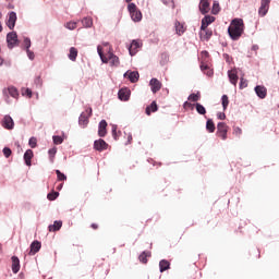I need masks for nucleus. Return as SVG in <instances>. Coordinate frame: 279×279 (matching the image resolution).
<instances>
[{
    "mask_svg": "<svg viewBox=\"0 0 279 279\" xmlns=\"http://www.w3.org/2000/svg\"><path fill=\"white\" fill-rule=\"evenodd\" d=\"M102 45L104 47H106L107 53L104 54V48L101 46H98L97 52L100 56V60H102V62H105L106 64H110V66H119V57L112 53V48L110 47V44L105 43Z\"/></svg>",
    "mask_w": 279,
    "mask_h": 279,
    "instance_id": "1",
    "label": "nucleus"
},
{
    "mask_svg": "<svg viewBox=\"0 0 279 279\" xmlns=\"http://www.w3.org/2000/svg\"><path fill=\"white\" fill-rule=\"evenodd\" d=\"M243 32H245V23L243 22V19H233L228 28L230 38L239 40V38L243 36Z\"/></svg>",
    "mask_w": 279,
    "mask_h": 279,
    "instance_id": "2",
    "label": "nucleus"
},
{
    "mask_svg": "<svg viewBox=\"0 0 279 279\" xmlns=\"http://www.w3.org/2000/svg\"><path fill=\"white\" fill-rule=\"evenodd\" d=\"M128 10H129L131 19H132V21H134V23H138V22L143 21V13L141 12V10H138V8L136 7L135 3H133V2L129 3Z\"/></svg>",
    "mask_w": 279,
    "mask_h": 279,
    "instance_id": "3",
    "label": "nucleus"
},
{
    "mask_svg": "<svg viewBox=\"0 0 279 279\" xmlns=\"http://www.w3.org/2000/svg\"><path fill=\"white\" fill-rule=\"evenodd\" d=\"M2 95L4 98V101L7 104H12V100H10V97H12L13 99H19V89H16V87L14 86H9L8 88H4L2 90Z\"/></svg>",
    "mask_w": 279,
    "mask_h": 279,
    "instance_id": "4",
    "label": "nucleus"
},
{
    "mask_svg": "<svg viewBox=\"0 0 279 279\" xmlns=\"http://www.w3.org/2000/svg\"><path fill=\"white\" fill-rule=\"evenodd\" d=\"M90 114H93V108H87L85 111H83L78 117V124L83 125V128H86V125H88V119Z\"/></svg>",
    "mask_w": 279,
    "mask_h": 279,
    "instance_id": "5",
    "label": "nucleus"
},
{
    "mask_svg": "<svg viewBox=\"0 0 279 279\" xmlns=\"http://www.w3.org/2000/svg\"><path fill=\"white\" fill-rule=\"evenodd\" d=\"M217 136L226 141L228 138V124L226 122H219L217 124Z\"/></svg>",
    "mask_w": 279,
    "mask_h": 279,
    "instance_id": "6",
    "label": "nucleus"
},
{
    "mask_svg": "<svg viewBox=\"0 0 279 279\" xmlns=\"http://www.w3.org/2000/svg\"><path fill=\"white\" fill-rule=\"evenodd\" d=\"M210 58V53H208V51L204 50L201 52V69L202 71H208V69H210V66L208 65V59Z\"/></svg>",
    "mask_w": 279,
    "mask_h": 279,
    "instance_id": "7",
    "label": "nucleus"
},
{
    "mask_svg": "<svg viewBox=\"0 0 279 279\" xmlns=\"http://www.w3.org/2000/svg\"><path fill=\"white\" fill-rule=\"evenodd\" d=\"M271 3V0H260V7L258 9L259 16H266L269 12V4Z\"/></svg>",
    "mask_w": 279,
    "mask_h": 279,
    "instance_id": "8",
    "label": "nucleus"
},
{
    "mask_svg": "<svg viewBox=\"0 0 279 279\" xmlns=\"http://www.w3.org/2000/svg\"><path fill=\"white\" fill-rule=\"evenodd\" d=\"M7 43H8V47L9 49H13V47L16 46V43H19V36L16 35V33L11 32L7 35Z\"/></svg>",
    "mask_w": 279,
    "mask_h": 279,
    "instance_id": "9",
    "label": "nucleus"
},
{
    "mask_svg": "<svg viewBox=\"0 0 279 279\" xmlns=\"http://www.w3.org/2000/svg\"><path fill=\"white\" fill-rule=\"evenodd\" d=\"M131 95H132V92L128 87L121 88L118 92V98L120 99V101H130Z\"/></svg>",
    "mask_w": 279,
    "mask_h": 279,
    "instance_id": "10",
    "label": "nucleus"
},
{
    "mask_svg": "<svg viewBox=\"0 0 279 279\" xmlns=\"http://www.w3.org/2000/svg\"><path fill=\"white\" fill-rule=\"evenodd\" d=\"M1 125L4 130H14V119L10 114H7L3 117Z\"/></svg>",
    "mask_w": 279,
    "mask_h": 279,
    "instance_id": "11",
    "label": "nucleus"
},
{
    "mask_svg": "<svg viewBox=\"0 0 279 279\" xmlns=\"http://www.w3.org/2000/svg\"><path fill=\"white\" fill-rule=\"evenodd\" d=\"M123 77H125V80H130L132 84H136V81L138 80V77H141V75L138 74V71H126L123 74Z\"/></svg>",
    "mask_w": 279,
    "mask_h": 279,
    "instance_id": "12",
    "label": "nucleus"
},
{
    "mask_svg": "<svg viewBox=\"0 0 279 279\" xmlns=\"http://www.w3.org/2000/svg\"><path fill=\"white\" fill-rule=\"evenodd\" d=\"M149 86H150L151 93L156 95V93H158V90L162 88V83H160L158 78H151L149 82Z\"/></svg>",
    "mask_w": 279,
    "mask_h": 279,
    "instance_id": "13",
    "label": "nucleus"
},
{
    "mask_svg": "<svg viewBox=\"0 0 279 279\" xmlns=\"http://www.w3.org/2000/svg\"><path fill=\"white\" fill-rule=\"evenodd\" d=\"M94 149H96V151H104L108 149V143H106V141H104L102 138L96 140L94 142Z\"/></svg>",
    "mask_w": 279,
    "mask_h": 279,
    "instance_id": "14",
    "label": "nucleus"
},
{
    "mask_svg": "<svg viewBox=\"0 0 279 279\" xmlns=\"http://www.w3.org/2000/svg\"><path fill=\"white\" fill-rule=\"evenodd\" d=\"M254 90L259 99H265V97H267V87L264 85H256Z\"/></svg>",
    "mask_w": 279,
    "mask_h": 279,
    "instance_id": "15",
    "label": "nucleus"
},
{
    "mask_svg": "<svg viewBox=\"0 0 279 279\" xmlns=\"http://www.w3.org/2000/svg\"><path fill=\"white\" fill-rule=\"evenodd\" d=\"M40 247H43V244L38 240H35L34 242H32L31 251L28 253L29 256H34L35 254H38V252H40Z\"/></svg>",
    "mask_w": 279,
    "mask_h": 279,
    "instance_id": "16",
    "label": "nucleus"
},
{
    "mask_svg": "<svg viewBox=\"0 0 279 279\" xmlns=\"http://www.w3.org/2000/svg\"><path fill=\"white\" fill-rule=\"evenodd\" d=\"M108 128V122L106 120H101L98 125V136L104 138L106 134H108V131L106 130Z\"/></svg>",
    "mask_w": 279,
    "mask_h": 279,
    "instance_id": "17",
    "label": "nucleus"
},
{
    "mask_svg": "<svg viewBox=\"0 0 279 279\" xmlns=\"http://www.w3.org/2000/svg\"><path fill=\"white\" fill-rule=\"evenodd\" d=\"M138 49H141V43H138V40H133L129 46L130 56H136Z\"/></svg>",
    "mask_w": 279,
    "mask_h": 279,
    "instance_id": "18",
    "label": "nucleus"
},
{
    "mask_svg": "<svg viewBox=\"0 0 279 279\" xmlns=\"http://www.w3.org/2000/svg\"><path fill=\"white\" fill-rule=\"evenodd\" d=\"M12 260V272L13 274H17L19 271H21V259H19V257L16 256H12L11 257Z\"/></svg>",
    "mask_w": 279,
    "mask_h": 279,
    "instance_id": "19",
    "label": "nucleus"
},
{
    "mask_svg": "<svg viewBox=\"0 0 279 279\" xmlns=\"http://www.w3.org/2000/svg\"><path fill=\"white\" fill-rule=\"evenodd\" d=\"M199 38L201 40H210V38H213V31L208 29V27L201 29Z\"/></svg>",
    "mask_w": 279,
    "mask_h": 279,
    "instance_id": "20",
    "label": "nucleus"
},
{
    "mask_svg": "<svg viewBox=\"0 0 279 279\" xmlns=\"http://www.w3.org/2000/svg\"><path fill=\"white\" fill-rule=\"evenodd\" d=\"M199 12L202 14H208V12H210V2H208V0H201Z\"/></svg>",
    "mask_w": 279,
    "mask_h": 279,
    "instance_id": "21",
    "label": "nucleus"
},
{
    "mask_svg": "<svg viewBox=\"0 0 279 279\" xmlns=\"http://www.w3.org/2000/svg\"><path fill=\"white\" fill-rule=\"evenodd\" d=\"M211 23H215V16L205 15L202 20L201 29H206V27H208V25H211Z\"/></svg>",
    "mask_w": 279,
    "mask_h": 279,
    "instance_id": "22",
    "label": "nucleus"
},
{
    "mask_svg": "<svg viewBox=\"0 0 279 279\" xmlns=\"http://www.w3.org/2000/svg\"><path fill=\"white\" fill-rule=\"evenodd\" d=\"M32 158H34V150L27 149L24 153V161L26 167H32Z\"/></svg>",
    "mask_w": 279,
    "mask_h": 279,
    "instance_id": "23",
    "label": "nucleus"
},
{
    "mask_svg": "<svg viewBox=\"0 0 279 279\" xmlns=\"http://www.w3.org/2000/svg\"><path fill=\"white\" fill-rule=\"evenodd\" d=\"M7 25H8L9 29H14V26L16 25V13H14V12L9 13V19H8Z\"/></svg>",
    "mask_w": 279,
    "mask_h": 279,
    "instance_id": "24",
    "label": "nucleus"
},
{
    "mask_svg": "<svg viewBox=\"0 0 279 279\" xmlns=\"http://www.w3.org/2000/svg\"><path fill=\"white\" fill-rule=\"evenodd\" d=\"M228 77L230 84H232L233 86H236V84H239V74L235 71H228Z\"/></svg>",
    "mask_w": 279,
    "mask_h": 279,
    "instance_id": "25",
    "label": "nucleus"
},
{
    "mask_svg": "<svg viewBox=\"0 0 279 279\" xmlns=\"http://www.w3.org/2000/svg\"><path fill=\"white\" fill-rule=\"evenodd\" d=\"M174 28L178 36H182V34L186 32V26H184V24L181 23L180 21L174 22Z\"/></svg>",
    "mask_w": 279,
    "mask_h": 279,
    "instance_id": "26",
    "label": "nucleus"
},
{
    "mask_svg": "<svg viewBox=\"0 0 279 279\" xmlns=\"http://www.w3.org/2000/svg\"><path fill=\"white\" fill-rule=\"evenodd\" d=\"M168 269H171V263H169V260H167V259H161L159 262L160 274H165V271H167Z\"/></svg>",
    "mask_w": 279,
    "mask_h": 279,
    "instance_id": "27",
    "label": "nucleus"
},
{
    "mask_svg": "<svg viewBox=\"0 0 279 279\" xmlns=\"http://www.w3.org/2000/svg\"><path fill=\"white\" fill-rule=\"evenodd\" d=\"M62 228V220H56L53 225H49L48 230L49 232H58Z\"/></svg>",
    "mask_w": 279,
    "mask_h": 279,
    "instance_id": "28",
    "label": "nucleus"
},
{
    "mask_svg": "<svg viewBox=\"0 0 279 279\" xmlns=\"http://www.w3.org/2000/svg\"><path fill=\"white\" fill-rule=\"evenodd\" d=\"M151 112H158V105L156 101H153L149 106L146 107V114L149 117Z\"/></svg>",
    "mask_w": 279,
    "mask_h": 279,
    "instance_id": "29",
    "label": "nucleus"
},
{
    "mask_svg": "<svg viewBox=\"0 0 279 279\" xmlns=\"http://www.w3.org/2000/svg\"><path fill=\"white\" fill-rule=\"evenodd\" d=\"M118 128L117 124H111V134L114 141H119V136H121V131L117 132Z\"/></svg>",
    "mask_w": 279,
    "mask_h": 279,
    "instance_id": "30",
    "label": "nucleus"
},
{
    "mask_svg": "<svg viewBox=\"0 0 279 279\" xmlns=\"http://www.w3.org/2000/svg\"><path fill=\"white\" fill-rule=\"evenodd\" d=\"M69 59L72 60V62H75V60H77V48H70Z\"/></svg>",
    "mask_w": 279,
    "mask_h": 279,
    "instance_id": "31",
    "label": "nucleus"
},
{
    "mask_svg": "<svg viewBox=\"0 0 279 279\" xmlns=\"http://www.w3.org/2000/svg\"><path fill=\"white\" fill-rule=\"evenodd\" d=\"M206 130L207 132H209V134H213V132H215L216 128H215V122H213V119L207 120Z\"/></svg>",
    "mask_w": 279,
    "mask_h": 279,
    "instance_id": "32",
    "label": "nucleus"
},
{
    "mask_svg": "<svg viewBox=\"0 0 279 279\" xmlns=\"http://www.w3.org/2000/svg\"><path fill=\"white\" fill-rule=\"evenodd\" d=\"M161 66H165V64H167L169 62V53L167 52H162L160 54V60H159Z\"/></svg>",
    "mask_w": 279,
    "mask_h": 279,
    "instance_id": "33",
    "label": "nucleus"
},
{
    "mask_svg": "<svg viewBox=\"0 0 279 279\" xmlns=\"http://www.w3.org/2000/svg\"><path fill=\"white\" fill-rule=\"evenodd\" d=\"M57 154H58V148L57 147H52L48 150V156H49L50 162H53V159L56 158Z\"/></svg>",
    "mask_w": 279,
    "mask_h": 279,
    "instance_id": "34",
    "label": "nucleus"
},
{
    "mask_svg": "<svg viewBox=\"0 0 279 279\" xmlns=\"http://www.w3.org/2000/svg\"><path fill=\"white\" fill-rule=\"evenodd\" d=\"M194 106L198 114H206V107H204V105L196 102Z\"/></svg>",
    "mask_w": 279,
    "mask_h": 279,
    "instance_id": "35",
    "label": "nucleus"
},
{
    "mask_svg": "<svg viewBox=\"0 0 279 279\" xmlns=\"http://www.w3.org/2000/svg\"><path fill=\"white\" fill-rule=\"evenodd\" d=\"M83 27H93V17H84L82 20Z\"/></svg>",
    "mask_w": 279,
    "mask_h": 279,
    "instance_id": "36",
    "label": "nucleus"
},
{
    "mask_svg": "<svg viewBox=\"0 0 279 279\" xmlns=\"http://www.w3.org/2000/svg\"><path fill=\"white\" fill-rule=\"evenodd\" d=\"M21 93H22V96H23V97H27V99H32L33 93H32V89H31V88H25V87H23V88L21 89Z\"/></svg>",
    "mask_w": 279,
    "mask_h": 279,
    "instance_id": "37",
    "label": "nucleus"
},
{
    "mask_svg": "<svg viewBox=\"0 0 279 279\" xmlns=\"http://www.w3.org/2000/svg\"><path fill=\"white\" fill-rule=\"evenodd\" d=\"M52 141L54 145H62L64 143V138L60 135H53Z\"/></svg>",
    "mask_w": 279,
    "mask_h": 279,
    "instance_id": "38",
    "label": "nucleus"
},
{
    "mask_svg": "<svg viewBox=\"0 0 279 279\" xmlns=\"http://www.w3.org/2000/svg\"><path fill=\"white\" fill-rule=\"evenodd\" d=\"M202 95L199 94V92H197L196 94H191L187 99L189 101H199Z\"/></svg>",
    "mask_w": 279,
    "mask_h": 279,
    "instance_id": "39",
    "label": "nucleus"
},
{
    "mask_svg": "<svg viewBox=\"0 0 279 279\" xmlns=\"http://www.w3.org/2000/svg\"><path fill=\"white\" fill-rule=\"evenodd\" d=\"M221 101H222L223 110H228V106L230 104V100L228 99V95H222Z\"/></svg>",
    "mask_w": 279,
    "mask_h": 279,
    "instance_id": "40",
    "label": "nucleus"
},
{
    "mask_svg": "<svg viewBox=\"0 0 279 279\" xmlns=\"http://www.w3.org/2000/svg\"><path fill=\"white\" fill-rule=\"evenodd\" d=\"M64 27H66V29H76L77 28V22H68L65 23Z\"/></svg>",
    "mask_w": 279,
    "mask_h": 279,
    "instance_id": "41",
    "label": "nucleus"
},
{
    "mask_svg": "<svg viewBox=\"0 0 279 279\" xmlns=\"http://www.w3.org/2000/svg\"><path fill=\"white\" fill-rule=\"evenodd\" d=\"M59 195H60V193H58V192L48 193L47 198L49 199V202H53V201L58 199Z\"/></svg>",
    "mask_w": 279,
    "mask_h": 279,
    "instance_id": "42",
    "label": "nucleus"
},
{
    "mask_svg": "<svg viewBox=\"0 0 279 279\" xmlns=\"http://www.w3.org/2000/svg\"><path fill=\"white\" fill-rule=\"evenodd\" d=\"M220 11H221V8L219 7V2L215 1L213 4L211 13L217 14Z\"/></svg>",
    "mask_w": 279,
    "mask_h": 279,
    "instance_id": "43",
    "label": "nucleus"
},
{
    "mask_svg": "<svg viewBox=\"0 0 279 279\" xmlns=\"http://www.w3.org/2000/svg\"><path fill=\"white\" fill-rule=\"evenodd\" d=\"M147 256H150V253H147V252H143L141 255H140V260H141V263H144V264H146L147 263Z\"/></svg>",
    "mask_w": 279,
    "mask_h": 279,
    "instance_id": "44",
    "label": "nucleus"
},
{
    "mask_svg": "<svg viewBox=\"0 0 279 279\" xmlns=\"http://www.w3.org/2000/svg\"><path fill=\"white\" fill-rule=\"evenodd\" d=\"M57 178L60 182H64L66 180V177L64 173H62L60 170H56Z\"/></svg>",
    "mask_w": 279,
    "mask_h": 279,
    "instance_id": "45",
    "label": "nucleus"
},
{
    "mask_svg": "<svg viewBox=\"0 0 279 279\" xmlns=\"http://www.w3.org/2000/svg\"><path fill=\"white\" fill-rule=\"evenodd\" d=\"M243 88H247V80H245L243 76L240 78V90H243Z\"/></svg>",
    "mask_w": 279,
    "mask_h": 279,
    "instance_id": "46",
    "label": "nucleus"
},
{
    "mask_svg": "<svg viewBox=\"0 0 279 279\" xmlns=\"http://www.w3.org/2000/svg\"><path fill=\"white\" fill-rule=\"evenodd\" d=\"M233 134H234V136H238V138H241V134H243V130H241V128H239V126H234Z\"/></svg>",
    "mask_w": 279,
    "mask_h": 279,
    "instance_id": "47",
    "label": "nucleus"
},
{
    "mask_svg": "<svg viewBox=\"0 0 279 279\" xmlns=\"http://www.w3.org/2000/svg\"><path fill=\"white\" fill-rule=\"evenodd\" d=\"M28 145H29V147H32V149H35V147L37 145L36 137H31L29 141H28Z\"/></svg>",
    "mask_w": 279,
    "mask_h": 279,
    "instance_id": "48",
    "label": "nucleus"
},
{
    "mask_svg": "<svg viewBox=\"0 0 279 279\" xmlns=\"http://www.w3.org/2000/svg\"><path fill=\"white\" fill-rule=\"evenodd\" d=\"M2 153H3V156H5L7 158L12 156V149H10V147H4Z\"/></svg>",
    "mask_w": 279,
    "mask_h": 279,
    "instance_id": "49",
    "label": "nucleus"
},
{
    "mask_svg": "<svg viewBox=\"0 0 279 279\" xmlns=\"http://www.w3.org/2000/svg\"><path fill=\"white\" fill-rule=\"evenodd\" d=\"M24 46L26 47V50L29 49V47H32V40L26 37L24 39Z\"/></svg>",
    "mask_w": 279,
    "mask_h": 279,
    "instance_id": "50",
    "label": "nucleus"
},
{
    "mask_svg": "<svg viewBox=\"0 0 279 279\" xmlns=\"http://www.w3.org/2000/svg\"><path fill=\"white\" fill-rule=\"evenodd\" d=\"M217 118H218L220 121H223V120H226V113H225V112H218V113H217Z\"/></svg>",
    "mask_w": 279,
    "mask_h": 279,
    "instance_id": "51",
    "label": "nucleus"
},
{
    "mask_svg": "<svg viewBox=\"0 0 279 279\" xmlns=\"http://www.w3.org/2000/svg\"><path fill=\"white\" fill-rule=\"evenodd\" d=\"M27 57L29 58V60H34L35 56L34 52L29 49L26 50Z\"/></svg>",
    "mask_w": 279,
    "mask_h": 279,
    "instance_id": "52",
    "label": "nucleus"
},
{
    "mask_svg": "<svg viewBox=\"0 0 279 279\" xmlns=\"http://www.w3.org/2000/svg\"><path fill=\"white\" fill-rule=\"evenodd\" d=\"M35 84H36V86H43V80H40V76H37L35 78Z\"/></svg>",
    "mask_w": 279,
    "mask_h": 279,
    "instance_id": "53",
    "label": "nucleus"
},
{
    "mask_svg": "<svg viewBox=\"0 0 279 279\" xmlns=\"http://www.w3.org/2000/svg\"><path fill=\"white\" fill-rule=\"evenodd\" d=\"M193 104H191V102H189V101H185L184 104H183V108H193Z\"/></svg>",
    "mask_w": 279,
    "mask_h": 279,
    "instance_id": "54",
    "label": "nucleus"
},
{
    "mask_svg": "<svg viewBox=\"0 0 279 279\" xmlns=\"http://www.w3.org/2000/svg\"><path fill=\"white\" fill-rule=\"evenodd\" d=\"M207 77H213L215 75L214 71H207L206 72Z\"/></svg>",
    "mask_w": 279,
    "mask_h": 279,
    "instance_id": "55",
    "label": "nucleus"
},
{
    "mask_svg": "<svg viewBox=\"0 0 279 279\" xmlns=\"http://www.w3.org/2000/svg\"><path fill=\"white\" fill-rule=\"evenodd\" d=\"M2 64L9 66L10 62H4L3 59L0 57V66H2Z\"/></svg>",
    "mask_w": 279,
    "mask_h": 279,
    "instance_id": "56",
    "label": "nucleus"
},
{
    "mask_svg": "<svg viewBox=\"0 0 279 279\" xmlns=\"http://www.w3.org/2000/svg\"><path fill=\"white\" fill-rule=\"evenodd\" d=\"M130 143H132V133H130L128 135V143H126V145H130Z\"/></svg>",
    "mask_w": 279,
    "mask_h": 279,
    "instance_id": "57",
    "label": "nucleus"
},
{
    "mask_svg": "<svg viewBox=\"0 0 279 279\" xmlns=\"http://www.w3.org/2000/svg\"><path fill=\"white\" fill-rule=\"evenodd\" d=\"M92 228H93L94 230H97V228H98L97 223H92Z\"/></svg>",
    "mask_w": 279,
    "mask_h": 279,
    "instance_id": "58",
    "label": "nucleus"
},
{
    "mask_svg": "<svg viewBox=\"0 0 279 279\" xmlns=\"http://www.w3.org/2000/svg\"><path fill=\"white\" fill-rule=\"evenodd\" d=\"M2 14L0 13V19H1ZM0 32H3V26L0 23Z\"/></svg>",
    "mask_w": 279,
    "mask_h": 279,
    "instance_id": "59",
    "label": "nucleus"
},
{
    "mask_svg": "<svg viewBox=\"0 0 279 279\" xmlns=\"http://www.w3.org/2000/svg\"><path fill=\"white\" fill-rule=\"evenodd\" d=\"M60 189H62V184H60L59 186H58V190L60 191Z\"/></svg>",
    "mask_w": 279,
    "mask_h": 279,
    "instance_id": "60",
    "label": "nucleus"
},
{
    "mask_svg": "<svg viewBox=\"0 0 279 279\" xmlns=\"http://www.w3.org/2000/svg\"><path fill=\"white\" fill-rule=\"evenodd\" d=\"M132 0H125L126 3H131Z\"/></svg>",
    "mask_w": 279,
    "mask_h": 279,
    "instance_id": "61",
    "label": "nucleus"
},
{
    "mask_svg": "<svg viewBox=\"0 0 279 279\" xmlns=\"http://www.w3.org/2000/svg\"><path fill=\"white\" fill-rule=\"evenodd\" d=\"M163 3H167V0H162Z\"/></svg>",
    "mask_w": 279,
    "mask_h": 279,
    "instance_id": "62",
    "label": "nucleus"
},
{
    "mask_svg": "<svg viewBox=\"0 0 279 279\" xmlns=\"http://www.w3.org/2000/svg\"><path fill=\"white\" fill-rule=\"evenodd\" d=\"M16 145H17V147H21V144L17 143Z\"/></svg>",
    "mask_w": 279,
    "mask_h": 279,
    "instance_id": "63",
    "label": "nucleus"
},
{
    "mask_svg": "<svg viewBox=\"0 0 279 279\" xmlns=\"http://www.w3.org/2000/svg\"><path fill=\"white\" fill-rule=\"evenodd\" d=\"M0 53H1V47H0Z\"/></svg>",
    "mask_w": 279,
    "mask_h": 279,
    "instance_id": "64",
    "label": "nucleus"
}]
</instances>
